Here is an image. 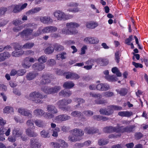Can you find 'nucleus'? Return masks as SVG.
Returning <instances> with one entry per match:
<instances>
[{
  "mask_svg": "<svg viewBox=\"0 0 148 148\" xmlns=\"http://www.w3.org/2000/svg\"><path fill=\"white\" fill-rule=\"evenodd\" d=\"M79 26V25L76 23H68L66 24V28H64L62 29V33L67 35L75 34L77 32L75 28Z\"/></svg>",
  "mask_w": 148,
  "mask_h": 148,
  "instance_id": "obj_1",
  "label": "nucleus"
},
{
  "mask_svg": "<svg viewBox=\"0 0 148 148\" xmlns=\"http://www.w3.org/2000/svg\"><path fill=\"white\" fill-rule=\"evenodd\" d=\"M57 28L53 26H49L45 27L42 29H39L36 32L34 33L33 36H38L42 33H53L56 31Z\"/></svg>",
  "mask_w": 148,
  "mask_h": 148,
  "instance_id": "obj_2",
  "label": "nucleus"
},
{
  "mask_svg": "<svg viewBox=\"0 0 148 148\" xmlns=\"http://www.w3.org/2000/svg\"><path fill=\"white\" fill-rule=\"evenodd\" d=\"M61 88V87L59 86H56L52 87L45 86L41 88V90L47 94H50L57 93L60 90Z\"/></svg>",
  "mask_w": 148,
  "mask_h": 148,
  "instance_id": "obj_3",
  "label": "nucleus"
},
{
  "mask_svg": "<svg viewBox=\"0 0 148 148\" xmlns=\"http://www.w3.org/2000/svg\"><path fill=\"white\" fill-rule=\"evenodd\" d=\"M30 97L34 102L36 103H41L42 101L40 99H42L45 97L43 96L42 94L38 92L34 91L31 93L29 95Z\"/></svg>",
  "mask_w": 148,
  "mask_h": 148,
  "instance_id": "obj_4",
  "label": "nucleus"
},
{
  "mask_svg": "<svg viewBox=\"0 0 148 148\" xmlns=\"http://www.w3.org/2000/svg\"><path fill=\"white\" fill-rule=\"evenodd\" d=\"M42 79L40 82V84L45 85L51 82V80L53 79V76L52 74H48L42 75Z\"/></svg>",
  "mask_w": 148,
  "mask_h": 148,
  "instance_id": "obj_5",
  "label": "nucleus"
},
{
  "mask_svg": "<svg viewBox=\"0 0 148 148\" xmlns=\"http://www.w3.org/2000/svg\"><path fill=\"white\" fill-rule=\"evenodd\" d=\"M54 16L57 18L58 20H65L68 19L66 14L63 12L60 11H58L53 13Z\"/></svg>",
  "mask_w": 148,
  "mask_h": 148,
  "instance_id": "obj_6",
  "label": "nucleus"
},
{
  "mask_svg": "<svg viewBox=\"0 0 148 148\" xmlns=\"http://www.w3.org/2000/svg\"><path fill=\"white\" fill-rule=\"evenodd\" d=\"M29 146L31 148H39L40 145L37 138H32L30 139Z\"/></svg>",
  "mask_w": 148,
  "mask_h": 148,
  "instance_id": "obj_7",
  "label": "nucleus"
},
{
  "mask_svg": "<svg viewBox=\"0 0 148 148\" xmlns=\"http://www.w3.org/2000/svg\"><path fill=\"white\" fill-rule=\"evenodd\" d=\"M33 31V29L32 28H26L22 32H19V35H20L21 37L25 36V38H28L29 36L32 34Z\"/></svg>",
  "mask_w": 148,
  "mask_h": 148,
  "instance_id": "obj_8",
  "label": "nucleus"
},
{
  "mask_svg": "<svg viewBox=\"0 0 148 148\" xmlns=\"http://www.w3.org/2000/svg\"><path fill=\"white\" fill-rule=\"evenodd\" d=\"M40 21L44 24H50L53 22V20L50 16H41L40 17Z\"/></svg>",
  "mask_w": 148,
  "mask_h": 148,
  "instance_id": "obj_9",
  "label": "nucleus"
},
{
  "mask_svg": "<svg viewBox=\"0 0 148 148\" xmlns=\"http://www.w3.org/2000/svg\"><path fill=\"white\" fill-rule=\"evenodd\" d=\"M84 41L87 44H94L98 43L99 40L96 38L87 37L84 39Z\"/></svg>",
  "mask_w": 148,
  "mask_h": 148,
  "instance_id": "obj_10",
  "label": "nucleus"
},
{
  "mask_svg": "<svg viewBox=\"0 0 148 148\" xmlns=\"http://www.w3.org/2000/svg\"><path fill=\"white\" fill-rule=\"evenodd\" d=\"M45 65L39 63H36L34 64L32 66V69L34 70L41 71L45 68Z\"/></svg>",
  "mask_w": 148,
  "mask_h": 148,
  "instance_id": "obj_11",
  "label": "nucleus"
},
{
  "mask_svg": "<svg viewBox=\"0 0 148 148\" xmlns=\"http://www.w3.org/2000/svg\"><path fill=\"white\" fill-rule=\"evenodd\" d=\"M18 111L22 115L27 116L29 118H30L32 117V112L28 110L19 108Z\"/></svg>",
  "mask_w": 148,
  "mask_h": 148,
  "instance_id": "obj_12",
  "label": "nucleus"
},
{
  "mask_svg": "<svg viewBox=\"0 0 148 148\" xmlns=\"http://www.w3.org/2000/svg\"><path fill=\"white\" fill-rule=\"evenodd\" d=\"M117 126L113 127L112 126H107L103 128V131L106 133H111L113 132H117Z\"/></svg>",
  "mask_w": 148,
  "mask_h": 148,
  "instance_id": "obj_13",
  "label": "nucleus"
},
{
  "mask_svg": "<svg viewBox=\"0 0 148 148\" xmlns=\"http://www.w3.org/2000/svg\"><path fill=\"white\" fill-rule=\"evenodd\" d=\"M66 74V78L67 79H77L79 78V77L78 75L74 73H65Z\"/></svg>",
  "mask_w": 148,
  "mask_h": 148,
  "instance_id": "obj_14",
  "label": "nucleus"
},
{
  "mask_svg": "<svg viewBox=\"0 0 148 148\" xmlns=\"http://www.w3.org/2000/svg\"><path fill=\"white\" fill-rule=\"evenodd\" d=\"M12 133L13 135L16 137H18L22 136L23 131L18 127L15 128L12 130Z\"/></svg>",
  "mask_w": 148,
  "mask_h": 148,
  "instance_id": "obj_15",
  "label": "nucleus"
},
{
  "mask_svg": "<svg viewBox=\"0 0 148 148\" xmlns=\"http://www.w3.org/2000/svg\"><path fill=\"white\" fill-rule=\"evenodd\" d=\"M71 119V117L66 114L60 115L56 117V119L58 121L61 122L69 120Z\"/></svg>",
  "mask_w": 148,
  "mask_h": 148,
  "instance_id": "obj_16",
  "label": "nucleus"
},
{
  "mask_svg": "<svg viewBox=\"0 0 148 148\" xmlns=\"http://www.w3.org/2000/svg\"><path fill=\"white\" fill-rule=\"evenodd\" d=\"M84 131L86 133L89 134H92L94 133H98L99 132V130L97 129H94L93 128H89L88 127L86 128Z\"/></svg>",
  "mask_w": 148,
  "mask_h": 148,
  "instance_id": "obj_17",
  "label": "nucleus"
},
{
  "mask_svg": "<svg viewBox=\"0 0 148 148\" xmlns=\"http://www.w3.org/2000/svg\"><path fill=\"white\" fill-rule=\"evenodd\" d=\"M47 109L49 112L53 114H56L58 113V110L56 107L52 105H49L47 107Z\"/></svg>",
  "mask_w": 148,
  "mask_h": 148,
  "instance_id": "obj_18",
  "label": "nucleus"
},
{
  "mask_svg": "<svg viewBox=\"0 0 148 148\" xmlns=\"http://www.w3.org/2000/svg\"><path fill=\"white\" fill-rule=\"evenodd\" d=\"M10 56V54L7 52L0 53V62L4 61L6 59L9 58Z\"/></svg>",
  "mask_w": 148,
  "mask_h": 148,
  "instance_id": "obj_19",
  "label": "nucleus"
},
{
  "mask_svg": "<svg viewBox=\"0 0 148 148\" xmlns=\"http://www.w3.org/2000/svg\"><path fill=\"white\" fill-rule=\"evenodd\" d=\"M41 9V8L40 7L34 8L28 11L26 13V14L27 15H29L31 14H34L38 12Z\"/></svg>",
  "mask_w": 148,
  "mask_h": 148,
  "instance_id": "obj_20",
  "label": "nucleus"
},
{
  "mask_svg": "<svg viewBox=\"0 0 148 148\" xmlns=\"http://www.w3.org/2000/svg\"><path fill=\"white\" fill-rule=\"evenodd\" d=\"M73 133L77 137L79 136H81L84 134V132L81 129H75L72 130Z\"/></svg>",
  "mask_w": 148,
  "mask_h": 148,
  "instance_id": "obj_21",
  "label": "nucleus"
},
{
  "mask_svg": "<svg viewBox=\"0 0 148 148\" xmlns=\"http://www.w3.org/2000/svg\"><path fill=\"white\" fill-rule=\"evenodd\" d=\"M92 118L94 120L97 121L102 120L103 121H105L109 119V118L107 117L99 115H94L92 116Z\"/></svg>",
  "mask_w": 148,
  "mask_h": 148,
  "instance_id": "obj_22",
  "label": "nucleus"
},
{
  "mask_svg": "<svg viewBox=\"0 0 148 148\" xmlns=\"http://www.w3.org/2000/svg\"><path fill=\"white\" fill-rule=\"evenodd\" d=\"M9 9H11L13 8L12 12L14 13H17L21 11L20 8V5H12L11 6H10L8 7Z\"/></svg>",
  "mask_w": 148,
  "mask_h": 148,
  "instance_id": "obj_23",
  "label": "nucleus"
},
{
  "mask_svg": "<svg viewBox=\"0 0 148 148\" xmlns=\"http://www.w3.org/2000/svg\"><path fill=\"white\" fill-rule=\"evenodd\" d=\"M38 75V73L30 72L27 74L26 77L27 80H31L34 79Z\"/></svg>",
  "mask_w": 148,
  "mask_h": 148,
  "instance_id": "obj_24",
  "label": "nucleus"
},
{
  "mask_svg": "<svg viewBox=\"0 0 148 148\" xmlns=\"http://www.w3.org/2000/svg\"><path fill=\"white\" fill-rule=\"evenodd\" d=\"M31 128H28L26 130V134L28 136L32 137H35L38 134L37 133H35L34 132L30 129Z\"/></svg>",
  "mask_w": 148,
  "mask_h": 148,
  "instance_id": "obj_25",
  "label": "nucleus"
},
{
  "mask_svg": "<svg viewBox=\"0 0 148 148\" xmlns=\"http://www.w3.org/2000/svg\"><path fill=\"white\" fill-rule=\"evenodd\" d=\"M118 114L121 116H126L129 117L131 116L132 114V112L121 111L119 112Z\"/></svg>",
  "mask_w": 148,
  "mask_h": 148,
  "instance_id": "obj_26",
  "label": "nucleus"
},
{
  "mask_svg": "<svg viewBox=\"0 0 148 148\" xmlns=\"http://www.w3.org/2000/svg\"><path fill=\"white\" fill-rule=\"evenodd\" d=\"M71 94V92L68 90L66 91L62 90L59 93V95L60 96H62L64 97H69Z\"/></svg>",
  "mask_w": 148,
  "mask_h": 148,
  "instance_id": "obj_27",
  "label": "nucleus"
},
{
  "mask_svg": "<svg viewBox=\"0 0 148 148\" xmlns=\"http://www.w3.org/2000/svg\"><path fill=\"white\" fill-rule=\"evenodd\" d=\"M66 53L65 52H62L56 55V58L58 60H64L66 58Z\"/></svg>",
  "mask_w": 148,
  "mask_h": 148,
  "instance_id": "obj_28",
  "label": "nucleus"
},
{
  "mask_svg": "<svg viewBox=\"0 0 148 148\" xmlns=\"http://www.w3.org/2000/svg\"><path fill=\"white\" fill-rule=\"evenodd\" d=\"M68 139L70 142H73L80 140V139L79 137H77L76 136H75V135L73 133L72 134L70 135L69 136Z\"/></svg>",
  "mask_w": 148,
  "mask_h": 148,
  "instance_id": "obj_29",
  "label": "nucleus"
},
{
  "mask_svg": "<svg viewBox=\"0 0 148 148\" xmlns=\"http://www.w3.org/2000/svg\"><path fill=\"white\" fill-rule=\"evenodd\" d=\"M71 115L74 117H79L82 115V114L79 111L75 110L72 112Z\"/></svg>",
  "mask_w": 148,
  "mask_h": 148,
  "instance_id": "obj_30",
  "label": "nucleus"
},
{
  "mask_svg": "<svg viewBox=\"0 0 148 148\" xmlns=\"http://www.w3.org/2000/svg\"><path fill=\"white\" fill-rule=\"evenodd\" d=\"M98 25L97 23H87L86 24V26L87 28L90 29H94Z\"/></svg>",
  "mask_w": 148,
  "mask_h": 148,
  "instance_id": "obj_31",
  "label": "nucleus"
},
{
  "mask_svg": "<svg viewBox=\"0 0 148 148\" xmlns=\"http://www.w3.org/2000/svg\"><path fill=\"white\" fill-rule=\"evenodd\" d=\"M54 48L55 50L58 51H62L64 49L63 46L58 44H55L54 46Z\"/></svg>",
  "mask_w": 148,
  "mask_h": 148,
  "instance_id": "obj_32",
  "label": "nucleus"
},
{
  "mask_svg": "<svg viewBox=\"0 0 148 148\" xmlns=\"http://www.w3.org/2000/svg\"><path fill=\"white\" fill-rule=\"evenodd\" d=\"M24 63L22 64L23 66L25 68H28L30 66L29 64V57H26L24 60Z\"/></svg>",
  "mask_w": 148,
  "mask_h": 148,
  "instance_id": "obj_33",
  "label": "nucleus"
},
{
  "mask_svg": "<svg viewBox=\"0 0 148 148\" xmlns=\"http://www.w3.org/2000/svg\"><path fill=\"white\" fill-rule=\"evenodd\" d=\"M34 44L32 42H27L24 44L23 46V49H31L34 46Z\"/></svg>",
  "mask_w": 148,
  "mask_h": 148,
  "instance_id": "obj_34",
  "label": "nucleus"
},
{
  "mask_svg": "<svg viewBox=\"0 0 148 148\" xmlns=\"http://www.w3.org/2000/svg\"><path fill=\"white\" fill-rule=\"evenodd\" d=\"M99 62L100 66H104L107 65L108 64L109 61L108 60L106 59L101 58L99 59Z\"/></svg>",
  "mask_w": 148,
  "mask_h": 148,
  "instance_id": "obj_35",
  "label": "nucleus"
},
{
  "mask_svg": "<svg viewBox=\"0 0 148 148\" xmlns=\"http://www.w3.org/2000/svg\"><path fill=\"white\" fill-rule=\"evenodd\" d=\"M54 48L52 46H49L47 47L45 50V54H49L53 53L54 51Z\"/></svg>",
  "mask_w": 148,
  "mask_h": 148,
  "instance_id": "obj_36",
  "label": "nucleus"
},
{
  "mask_svg": "<svg viewBox=\"0 0 148 148\" xmlns=\"http://www.w3.org/2000/svg\"><path fill=\"white\" fill-rule=\"evenodd\" d=\"M26 124L29 128L34 129H35V126L34 124V121L33 119H29L26 122Z\"/></svg>",
  "mask_w": 148,
  "mask_h": 148,
  "instance_id": "obj_37",
  "label": "nucleus"
},
{
  "mask_svg": "<svg viewBox=\"0 0 148 148\" xmlns=\"http://www.w3.org/2000/svg\"><path fill=\"white\" fill-rule=\"evenodd\" d=\"M74 86V84L71 82H66L63 85V86L64 87L68 88H71Z\"/></svg>",
  "mask_w": 148,
  "mask_h": 148,
  "instance_id": "obj_38",
  "label": "nucleus"
},
{
  "mask_svg": "<svg viewBox=\"0 0 148 148\" xmlns=\"http://www.w3.org/2000/svg\"><path fill=\"white\" fill-rule=\"evenodd\" d=\"M127 132V126L125 127L123 126H117V133H122Z\"/></svg>",
  "mask_w": 148,
  "mask_h": 148,
  "instance_id": "obj_39",
  "label": "nucleus"
},
{
  "mask_svg": "<svg viewBox=\"0 0 148 148\" xmlns=\"http://www.w3.org/2000/svg\"><path fill=\"white\" fill-rule=\"evenodd\" d=\"M34 115L36 116L42 115L44 113V111L40 109H37L34 110L33 112Z\"/></svg>",
  "mask_w": 148,
  "mask_h": 148,
  "instance_id": "obj_40",
  "label": "nucleus"
},
{
  "mask_svg": "<svg viewBox=\"0 0 148 148\" xmlns=\"http://www.w3.org/2000/svg\"><path fill=\"white\" fill-rule=\"evenodd\" d=\"M112 71L114 73H116L117 77H121L122 75L121 73L120 72L118 68L115 67L112 68Z\"/></svg>",
  "mask_w": 148,
  "mask_h": 148,
  "instance_id": "obj_41",
  "label": "nucleus"
},
{
  "mask_svg": "<svg viewBox=\"0 0 148 148\" xmlns=\"http://www.w3.org/2000/svg\"><path fill=\"white\" fill-rule=\"evenodd\" d=\"M3 112L5 113H8L14 112L13 108L10 106H7L5 108Z\"/></svg>",
  "mask_w": 148,
  "mask_h": 148,
  "instance_id": "obj_42",
  "label": "nucleus"
},
{
  "mask_svg": "<svg viewBox=\"0 0 148 148\" xmlns=\"http://www.w3.org/2000/svg\"><path fill=\"white\" fill-rule=\"evenodd\" d=\"M66 102L65 99H63L59 100L56 103V105L58 106L59 108H60V107H62L63 106H66Z\"/></svg>",
  "mask_w": 148,
  "mask_h": 148,
  "instance_id": "obj_43",
  "label": "nucleus"
},
{
  "mask_svg": "<svg viewBox=\"0 0 148 148\" xmlns=\"http://www.w3.org/2000/svg\"><path fill=\"white\" fill-rule=\"evenodd\" d=\"M107 116L113 114L114 109L112 105L108 107V108L106 109Z\"/></svg>",
  "mask_w": 148,
  "mask_h": 148,
  "instance_id": "obj_44",
  "label": "nucleus"
},
{
  "mask_svg": "<svg viewBox=\"0 0 148 148\" xmlns=\"http://www.w3.org/2000/svg\"><path fill=\"white\" fill-rule=\"evenodd\" d=\"M40 134L41 136L43 138H46L50 136L49 133L47 131H46L45 130H43L41 131Z\"/></svg>",
  "mask_w": 148,
  "mask_h": 148,
  "instance_id": "obj_45",
  "label": "nucleus"
},
{
  "mask_svg": "<svg viewBox=\"0 0 148 148\" xmlns=\"http://www.w3.org/2000/svg\"><path fill=\"white\" fill-rule=\"evenodd\" d=\"M35 123L36 125L38 127H42L44 125L43 121L41 120H36L35 121Z\"/></svg>",
  "mask_w": 148,
  "mask_h": 148,
  "instance_id": "obj_46",
  "label": "nucleus"
},
{
  "mask_svg": "<svg viewBox=\"0 0 148 148\" xmlns=\"http://www.w3.org/2000/svg\"><path fill=\"white\" fill-rule=\"evenodd\" d=\"M24 53L22 51H14L12 53V56L15 57H19L22 55Z\"/></svg>",
  "mask_w": 148,
  "mask_h": 148,
  "instance_id": "obj_47",
  "label": "nucleus"
},
{
  "mask_svg": "<svg viewBox=\"0 0 148 148\" xmlns=\"http://www.w3.org/2000/svg\"><path fill=\"white\" fill-rule=\"evenodd\" d=\"M116 91L121 96H125L126 95L127 92V90L125 88H122L120 90L118 91L116 90Z\"/></svg>",
  "mask_w": 148,
  "mask_h": 148,
  "instance_id": "obj_48",
  "label": "nucleus"
},
{
  "mask_svg": "<svg viewBox=\"0 0 148 148\" xmlns=\"http://www.w3.org/2000/svg\"><path fill=\"white\" fill-rule=\"evenodd\" d=\"M59 143L60 147L65 148L68 147V144L66 143L62 139L59 140Z\"/></svg>",
  "mask_w": 148,
  "mask_h": 148,
  "instance_id": "obj_49",
  "label": "nucleus"
},
{
  "mask_svg": "<svg viewBox=\"0 0 148 148\" xmlns=\"http://www.w3.org/2000/svg\"><path fill=\"white\" fill-rule=\"evenodd\" d=\"M83 113L85 116L88 117L92 116L94 114V112L90 110H85Z\"/></svg>",
  "mask_w": 148,
  "mask_h": 148,
  "instance_id": "obj_50",
  "label": "nucleus"
},
{
  "mask_svg": "<svg viewBox=\"0 0 148 148\" xmlns=\"http://www.w3.org/2000/svg\"><path fill=\"white\" fill-rule=\"evenodd\" d=\"M121 55L118 51H116L115 53V60L116 62L118 63H119L120 59V57Z\"/></svg>",
  "mask_w": 148,
  "mask_h": 148,
  "instance_id": "obj_51",
  "label": "nucleus"
},
{
  "mask_svg": "<svg viewBox=\"0 0 148 148\" xmlns=\"http://www.w3.org/2000/svg\"><path fill=\"white\" fill-rule=\"evenodd\" d=\"M108 143V141L103 139H100L98 140V144L99 145H105Z\"/></svg>",
  "mask_w": 148,
  "mask_h": 148,
  "instance_id": "obj_52",
  "label": "nucleus"
},
{
  "mask_svg": "<svg viewBox=\"0 0 148 148\" xmlns=\"http://www.w3.org/2000/svg\"><path fill=\"white\" fill-rule=\"evenodd\" d=\"M102 91H106L110 89L109 85L106 83H102Z\"/></svg>",
  "mask_w": 148,
  "mask_h": 148,
  "instance_id": "obj_53",
  "label": "nucleus"
},
{
  "mask_svg": "<svg viewBox=\"0 0 148 148\" xmlns=\"http://www.w3.org/2000/svg\"><path fill=\"white\" fill-rule=\"evenodd\" d=\"M47 60V58L45 56H42L39 58L38 61L40 62L39 63L43 64Z\"/></svg>",
  "mask_w": 148,
  "mask_h": 148,
  "instance_id": "obj_54",
  "label": "nucleus"
},
{
  "mask_svg": "<svg viewBox=\"0 0 148 148\" xmlns=\"http://www.w3.org/2000/svg\"><path fill=\"white\" fill-rule=\"evenodd\" d=\"M135 127V126L133 125L127 126V132L130 133L133 132L134 130Z\"/></svg>",
  "mask_w": 148,
  "mask_h": 148,
  "instance_id": "obj_55",
  "label": "nucleus"
},
{
  "mask_svg": "<svg viewBox=\"0 0 148 148\" xmlns=\"http://www.w3.org/2000/svg\"><path fill=\"white\" fill-rule=\"evenodd\" d=\"M95 104H105L107 103V102L105 100L102 99H96L95 101Z\"/></svg>",
  "mask_w": 148,
  "mask_h": 148,
  "instance_id": "obj_56",
  "label": "nucleus"
},
{
  "mask_svg": "<svg viewBox=\"0 0 148 148\" xmlns=\"http://www.w3.org/2000/svg\"><path fill=\"white\" fill-rule=\"evenodd\" d=\"M108 80L111 81H116V77L115 75H113L112 76L108 75L106 76L105 77Z\"/></svg>",
  "mask_w": 148,
  "mask_h": 148,
  "instance_id": "obj_57",
  "label": "nucleus"
},
{
  "mask_svg": "<svg viewBox=\"0 0 148 148\" xmlns=\"http://www.w3.org/2000/svg\"><path fill=\"white\" fill-rule=\"evenodd\" d=\"M11 45L13 46L14 49L16 50H18L21 48V46L18 43H14Z\"/></svg>",
  "mask_w": 148,
  "mask_h": 148,
  "instance_id": "obj_58",
  "label": "nucleus"
},
{
  "mask_svg": "<svg viewBox=\"0 0 148 148\" xmlns=\"http://www.w3.org/2000/svg\"><path fill=\"white\" fill-rule=\"evenodd\" d=\"M89 95L90 96L94 97L95 98H98L101 99L102 97V96L100 94H96L95 93H92V92H90Z\"/></svg>",
  "mask_w": 148,
  "mask_h": 148,
  "instance_id": "obj_59",
  "label": "nucleus"
},
{
  "mask_svg": "<svg viewBox=\"0 0 148 148\" xmlns=\"http://www.w3.org/2000/svg\"><path fill=\"white\" fill-rule=\"evenodd\" d=\"M8 10L5 7H2L0 8V16L4 14Z\"/></svg>",
  "mask_w": 148,
  "mask_h": 148,
  "instance_id": "obj_60",
  "label": "nucleus"
},
{
  "mask_svg": "<svg viewBox=\"0 0 148 148\" xmlns=\"http://www.w3.org/2000/svg\"><path fill=\"white\" fill-rule=\"evenodd\" d=\"M103 94L106 97H110L114 95V93L112 92L107 91L103 92Z\"/></svg>",
  "mask_w": 148,
  "mask_h": 148,
  "instance_id": "obj_61",
  "label": "nucleus"
},
{
  "mask_svg": "<svg viewBox=\"0 0 148 148\" xmlns=\"http://www.w3.org/2000/svg\"><path fill=\"white\" fill-rule=\"evenodd\" d=\"M16 138L15 136L14 135L13 136H10L8 138V140L10 142H14L16 140Z\"/></svg>",
  "mask_w": 148,
  "mask_h": 148,
  "instance_id": "obj_62",
  "label": "nucleus"
},
{
  "mask_svg": "<svg viewBox=\"0 0 148 148\" xmlns=\"http://www.w3.org/2000/svg\"><path fill=\"white\" fill-rule=\"evenodd\" d=\"M133 40L132 36V35L129 36V38H126L125 40V44L128 45H130V42Z\"/></svg>",
  "mask_w": 148,
  "mask_h": 148,
  "instance_id": "obj_63",
  "label": "nucleus"
},
{
  "mask_svg": "<svg viewBox=\"0 0 148 148\" xmlns=\"http://www.w3.org/2000/svg\"><path fill=\"white\" fill-rule=\"evenodd\" d=\"M143 136V134L140 132H137L135 134V138L137 140L140 139Z\"/></svg>",
  "mask_w": 148,
  "mask_h": 148,
  "instance_id": "obj_64",
  "label": "nucleus"
}]
</instances>
